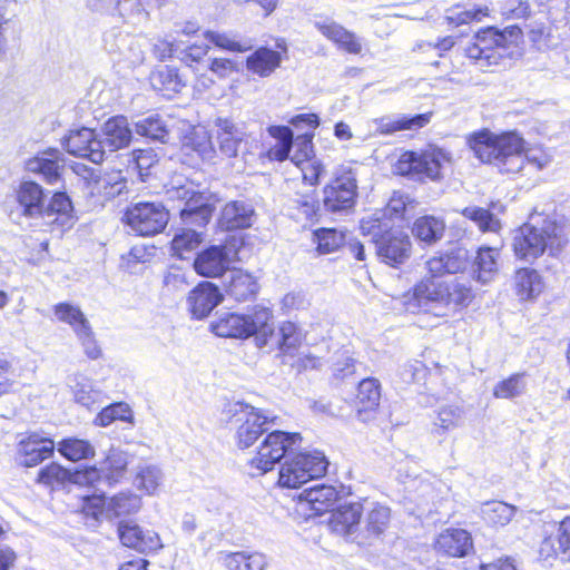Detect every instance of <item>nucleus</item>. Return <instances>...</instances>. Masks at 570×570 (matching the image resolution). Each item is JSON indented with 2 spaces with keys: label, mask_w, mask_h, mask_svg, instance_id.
I'll return each mask as SVG.
<instances>
[{
  "label": "nucleus",
  "mask_w": 570,
  "mask_h": 570,
  "mask_svg": "<svg viewBox=\"0 0 570 570\" xmlns=\"http://www.w3.org/2000/svg\"><path fill=\"white\" fill-rule=\"evenodd\" d=\"M468 144L482 163L492 164L503 173H519L525 161L535 169H542L551 161L540 147L525 149L523 138L514 131L495 135L481 130L471 135Z\"/></svg>",
  "instance_id": "nucleus-1"
},
{
  "label": "nucleus",
  "mask_w": 570,
  "mask_h": 570,
  "mask_svg": "<svg viewBox=\"0 0 570 570\" xmlns=\"http://www.w3.org/2000/svg\"><path fill=\"white\" fill-rule=\"evenodd\" d=\"M473 297L470 282L423 279L411 295L405 296L404 306L412 314L423 312L446 316L450 311L466 307Z\"/></svg>",
  "instance_id": "nucleus-2"
},
{
  "label": "nucleus",
  "mask_w": 570,
  "mask_h": 570,
  "mask_svg": "<svg viewBox=\"0 0 570 570\" xmlns=\"http://www.w3.org/2000/svg\"><path fill=\"white\" fill-rule=\"evenodd\" d=\"M563 228L541 215H531L530 222L514 232L513 250L519 259L533 262L547 249L556 254L566 244Z\"/></svg>",
  "instance_id": "nucleus-3"
},
{
  "label": "nucleus",
  "mask_w": 570,
  "mask_h": 570,
  "mask_svg": "<svg viewBox=\"0 0 570 570\" xmlns=\"http://www.w3.org/2000/svg\"><path fill=\"white\" fill-rule=\"evenodd\" d=\"M520 37L521 29L517 26H509L503 30L489 27L475 35L474 41L466 46L465 55L481 69L495 66L505 57L507 49L518 43Z\"/></svg>",
  "instance_id": "nucleus-4"
},
{
  "label": "nucleus",
  "mask_w": 570,
  "mask_h": 570,
  "mask_svg": "<svg viewBox=\"0 0 570 570\" xmlns=\"http://www.w3.org/2000/svg\"><path fill=\"white\" fill-rule=\"evenodd\" d=\"M272 313L268 308H259L253 315L224 313L212 322L213 333L220 337L247 338L255 336L259 347L268 343L272 333Z\"/></svg>",
  "instance_id": "nucleus-5"
},
{
  "label": "nucleus",
  "mask_w": 570,
  "mask_h": 570,
  "mask_svg": "<svg viewBox=\"0 0 570 570\" xmlns=\"http://www.w3.org/2000/svg\"><path fill=\"white\" fill-rule=\"evenodd\" d=\"M450 159L449 153L438 147H430L422 151L411 150L400 156L395 169L400 175L415 180L438 181L442 179V169Z\"/></svg>",
  "instance_id": "nucleus-6"
},
{
  "label": "nucleus",
  "mask_w": 570,
  "mask_h": 570,
  "mask_svg": "<svg viewBox=\"0 0 570 570\" xmlns=\"http://www.w3.org/2000/svg\"><path fill=\"white\" fill-rule=\"evenodd\" d=\"M214 127L215 141L219 153L225 157L242 156L247 160V155H252L253 147L257 146V140L247 131L244 122L228 117H218L214 121Z\"/></svg>",
  "instance_id": "nucleus-7"
},
{
  "label": "nucleus",
  "mask_w": 570,
  "mask_h": 570,
  "mask_svg": "<svg viewBox=\"0 0 570 570\" xmlns=\"http://www.w3.org/2000/svg\"><path fill=\"white\" fill-rule=\"evenodd\" d=\"M302 440L298 433L273 431L261 443L255 456L248 461V474L263 475L274 469L294 444Z\"/></svg>",
  "instance_id": "nucleus-8"
},
{
  "label": "nucleus",
  "mask_w": 570,
  "mask_h": 570,
  "mask_svg": "<svg viewBox=\"0 0 570 570\" xmlns=\"http://www.w3.org/2000/svg\"><path fill=\"white\" fill-rule=\"evenodd\" d=\"M122 220L137 235L148 237L164 230L169 213L160 203L139 202L127 207Z\"/></svg>",
  "instance_id": "nucleus-9"
},
{
  "label": "nucleus",
  "mask_w": 570,
  "mask_h": 570,
  "mask_svg": "<svg viewBox=\"0 0 570 570\" xmlns=\"http://www.w3.org/2000/svg\"><path fill=\"white\" fill-rule=\"evenodd\" d=\"M227 412L230 419L238 424L236 442L240 449L252 446L267 431L266 425L273 421L261 409L244 402L229 404Z\"/></svg>",
  "instance_id": "nucleus-10"
},
{
  "label": "nucleus",
  "mask_w": 570,
  "mask_h": 570,
  "mask_svg": "<svg viewBox=\"0 0 570 570\" xmlns=\"http://www.w3.org/2000/svg\"><path fill=\"white\" fill-rule=\"evenodd\" d=\"M141 507L139 495L131 492H120L109 499L105 495H92L87 498L83 504V512L96 521L101 517L108 519L117 518L137 512Z\"/></svg>",
  "instance_id": "nucleus-11"
},
{
  "label": "nucleus",
  "mask_w": 570,
  "mask_h": 570,
  "mask_svg": "<svg viewBox=\"0 0 570 570\" xmlns=\"http://www.w3.org/2000/svg\"><path fill=\"white\" fill-rule=\"evenodd\" d=\"M169 199L185 200V206L180 210L181 219L185 224H195L205 226L213 214V207L208 204L205 195L196 190L191 185L171 186L167 190Z\"/></svg>",
  "instance_id": "nucleus-12"
},
{
  "label": "nucleus",
  "mask_w": 570,
  "mask_h": 570,
  "mask_svg": "<svg viewBox=\"0 0 570 570\" xmlns=\"http://www.w3.org/2000/svg\"><path fill=\"white\" fill-rule=\"evenodd\" d=\"M356 176L352 169H344L335 180L324 188V208L333 214H347L355 204Z\"/></svg>",
  "instance_id": "nucleus-13"
},
{
  "label": "nucleus",
  "mask_w": 570,
  "mask_h": 570,
  "mask_svg": "<svg viewBox=\"0 0 570 570\" xmlns=\"http://www.w3.org/2000/svg\"><path fill=\"white\" fill-rule=\"evenodd\" d=\"M62 146L70 155L94 164H100L105 159V145L101 138L94 129L87 127L70 130L63 137Z\"/></svg>",
  "instance_id": "nucleus-14"
},
{
  "label": "nucleus",
  "mask_w": 570,
  "mask_h": 570,
  "mask_svg": "<svg viewBox=\"0 0 570 570\" xmlns=\"http://www.w3.org/2000/svg\"><path fill=\"white\" fill-rule=\"evenodd\" d=\"M24 168L28 173L38 175L45 183L57 185L61 181L65 158L59 149L48 148L29 158Z\"/></svg>",
  "instance_id": "nucleus-15"
},
{
  "label": "nucleus",
  "mask_w": 570,
  "mask_h": 570,
  "mask_svg": "<svg viewBox=\"0 0 570 570\" xmlns=\"http://www.w3.org/2000/svg\"><path fill=\"white\" fill-rule=\"evenodd\" d=\"M232 263V248L226 245H212L197 254L194 268L204 277H219L229 271Z\"/></svg>",
  "instance_id": "nucleus-16"
},
{
  "label": "nucleus",
  "mask_w": 570,
  "mask_h": 570,
  "mask_svg": "<svg viewBox=\"0 0 570 570\" xmlns=\"http://www.w3.org/2000/svg\"><path fill=\"white\" fill-rule=\"evenodd\" d=\"M375 245L377 256L391 266L401 265L410 257L411 242L402 232H387L375 240Z\"/></svg>",
  "instance_id": "nucleus-17"
},
{
  "label": "nucleus",
  "mask_w": 570,
  "mask_h": 570,
  "mask_svg": "<svg viewBox=\"0 0 570 570\" xmlns=\"http://www.w3.org/2000/svg\"><path fill=\"white\" fill-rule=\"evenodd\" d=\"M222 301L218 286L207 281L199 283L187 297L190 313L196 318L206 317Z\"/></svg>",
  "instance_id": "nucleus-18"
},
{
  "label": "nucleus",
  "mask_w": 570,
  "mask_h": 570,
  "mask_svg": "<svg viewBox=\"0 0 570 570\" xmlns=\"http://www.w3.org/2000/svg\"><path fill=\"white\" fill-rule=\"evenodd\" d=\"M119 539L126 547L140 552L157 550L161 547L159 535L153 530H144L131 522H120L118 525Z\"/></svg>",
  "instance_id": "nucleus-19"
},
{
  "label": "nucleus",
  "mask_w": 570,
  "mask_h": 570,
  "mask_svg": "<svg viewBox=\"0 0 570 570\" xmlns=\"http://www.w3.org/2000/svg\"><path fill=\"white\" fill-rule=\"evenodd\" d=\"M45 197L42 187L32 180L21 181L16 191L18 207L28 218H41Z\"/></svg>",
  "instance_id": "nucleus-20"
},
{
  "label": "nucleus",
  "mask_w": 570,
  "mask_h": 570,
  "mask_svg": "<svg viewBox=\"0 0 570 570\" xmlns=\"http://www.w3.org/2000/svg\"><path fill=\"white\" fill-rule=\"evenodd\" d=\"M434 547L440 553L462 558L473 549V541L464 529H446L438 535Z\"/></svg>",
  "instance_id": "nucleus-21"
},
{
  "label": "nucleus",
  "mask_w": 570,
  "mask_h": 570,
  "mask_svg": "<svg viewBox=\"0 0 570 570\" xmlns=\"http://www.w3.org/2000/svg\"><path fill=\"white\" fill-rule=\"evenodd\" d=\"M254 219L255 210L250 204L233 200L222 208L218 224L224 230H235L250 227Z\"/></svg>",
  "instance_id": "nucleus-22"
},
{
  "label": "nucleus",
  "mask_w": 570,
  "mask_h": 570,
  "mask_svg": "<svg viewBox=\"0 0 570 570\" xmlns=\"http://www.w3.org/2000/svg\"><path fill=\"white\" fill-rule=\"evenodd\" d=\"M468 265V250L464 248H454L445 253H440L426 262V268L431 276L430 279L441 277L444 274H455L465 269Z\"/></svg>",
  "instance_id": "nucleus-23"
},
{
  "label": "nucleus",
  "mask_w": 570,
  "mask_h": 570,
  "mask_svg": "<svg viewBox=\"0 0 570 570\" xmlns=\"http://www.w3.org/2000/svg\"><path fill=\"white\" fill-rule=\"evenodd\" d=\"M105 145V154L114 153L118 149L127 147L132 138L131 129L126 117L116 116L108 119L101 127L99 135Z\"/></svg>",
  "instance_id": "nucleus-24"
},
{
  "label": "nucleus",
  "mask_w": 570,
  "mask_h": 570,
  "mask_svg": "<svg viewBox=\"0 0 570 570\" xmlns=\"http://www.w3.org/2000/svg\"><path fill=\"white\" fill-rule=\"evenodd\" d=\"M315 28L328 40L336 43L348 53L358 55L362 51V43L355 33L348 31L332 19L325 18L315 21Z\"/></svg>",
  "instance_id": "nucleus-25"
},
{
  "label": "nucleus",
  "mask_w": 570,
  "mask_h": 570,
  "mask_svg": "<svg viewBox=\"0 0 570 570\" xmlns=\"http://www.w3.org/2000/svg\"><path fill=\"white\" fill-rule=\"evenodd\" d=\"M55 442L50 439L30 435L19 444L18 460L23 466L31 468L50 458L55 451Z\"/></svg>",
  "instance_id": "nucleus-26"
},
{
  "label": "nucleus",
  "mask_w": 570,
  "mask_h": 570,
  "mask_svg": "<svg viewBox=\"0 0 570 570\" xmlns=\"http://www.w3.org/2000/svg\"><path fill=\"white\" fill-rule=\"evenodd\" d=\"M381 384L374 377H367L360 382L356 395V411L358 420L367 422L380 405Z\"/></svg>",
  "instance_id": "nucleus-27"
},
{
  "label": "nucleus",
  "mask_w": 570,
  "mask_h": 570,
  "mask_svg": "<svg viewBox=\"0 0 570 570\" xmlns=\"http://www.w3.org/2000/svg\"><path fill=\"white\" fill-rule=\"evenodd\" d=\"M71 200L65 193H55L50 203L43 206L41 218L47 225H57L61 229L70 228L73 224Z\"/></svg>",
  "instance_id": "nucleus-28"
},
{
  "label": "nucleus",
  "mask_w": 570,
  "mask_h": 570,
  "mask_svg": "<svg viewBox=\"0 0 570 570\" xmlns=\"http://www.w3.org/2000/svg\"><path fill=\"white\" fill-rule=\"evenodd\" d=\"M539 553L544 559L560 557L563 561H570V517L559 523L556 538L542 540Z\"/></svg>",
  "instance_id": "nucleus-29"
},
{
  "label": "nucleus",
  "mask_w": 570,
  "mask_h": 570,
  "mask_svg": "<svg viewBox=\"0 0 570 570\" xmlns=\"http://www.w3.org/2000/svg\"><path fill=\"white\" fill-rule=\"evenodd\" d=\"M338 492L332 485L317 484L309 489H305L299 494L302 504L314 511L315 514H322L328 511L336 502Z\"/></svg>",
  "instance_id": "nucleus-30"
},
{
  "label": "nucleus",
  "mask_w": 570,
  "mask_h": 570,
  "mask_svg": "<svg viewBox=\"0 0 570 570\" xmlns=\"http://www.w3.org/2000/svg\"><path fill=\"white\" fill-rule=\"evenodd\" d=\"M363 507L358 502L343 504L333 511L330 524L334 532L341 535H350L356 531L360 524Z\"/></svg>",
  "instance_id": "nucleus-31"
},
{
  "label": "nucleus",
  "mask_w": 570,
  "mask_h": 570,
  "mask_svg": "<svg viewBox=\"0 0 570 570\" xmlns=\"http://www.w3.org/2000/svg\"><path fill=\"white\" fill-rule=\"evenodd\" d=\"M225 291L238 302L247 301L255 296L257 283L255 278L243 269L229 271L225 282Z\"/></svg>",
  "instance_id": "nucleus-32"
},
{
  "label": "nucleus",
  "mask_w": 570,
  "mask_h": 570,
  "mask_svg": "<svg viewBox=\"0 0 570 570\" xmlns=\"http://www.w3.org/2000/svg\"><path fill=\"white\" fill-rule=\"evenodd\" d=\"M106 48L110 53H118L119 60L126 62L129 67H136L145 60V51L140 40L129 35H119L116 43L110 46L106 40Z\"/></svg>",
  "instance_id": "nucleus-33"
},
{
  "label": "nucleus",
  "mask_w": 570,
  "mask_h": 570,
  "mask_svg": "<svg viewBox=\"0 0 570 570\" xmlns=\"http://www.w3.org/2000/svg\"><path fill=\"white\" fill-rule=\"evenodd\" d=\"M430 121L429 114H420L414 116L399 115L395 117H384L375 120V131L381 135H390L401 130L419 129L428 125Z\"/></svg>",
  "instance_id": "nucleus-34"
},
{
  "label": "nucleus",
  "mask_w": 570,
  "mask_h": 570,
  "mask_svg": "<svg viewBox=\"0 0 570 570\" xmlns=\"http://www.w3.org/2000/svg\"><path fill=\"white\" fill-rule=\"evenodd\" d=\"M543 288V279L535 269L520 268L515 272L514 289L521 301L537 298L542 293Z\"/></svg>",
  "instance_id": "nucleus-35"
},
{
  "label": "nucleus",
  "mask_w": 570,
  "mask_h": 570,
  "mask_svg": "<svg viewBox=\"0 0 570 570\" xmlns=\"http://www.w3.org/2000/svg\"><path fill=\"white\" fill-rule=\"evenodd\" d=\"M281 61L282 57L278 51L261 47L247 57L246 68L259 77H268L279 67Z\"/></svg>",
  "instance_id": "nucleus-36"
},
{
  "label": "nucleus",
  "mask_w": 570,
  "mask_h": 570,
  "mask_svg": "<svg viewBox=\"0 0 570 570\" xmlns=\"http://www.w3.org/2000/svg\"><path fill=\"white\" fill-rule=\"evenodd\" d=\"M71 390L75 401L87 409H91L94 405L99 406L104 403V392L96 387L91 379L82 374L75 375Z\"/></svg>",
  "instance_id": "nucleus-37"
},
{
  "label": "nucleus",
  "mask_w": 570,
  "mask_h": 570,
  "mask_svg": "<svg viewBox=\"0 0 570 570\" xmlns=\"http://www.w3.org/2000/svg\"><path fill=\"white\" fill-rule=\"evenodd\" d=\"M53 314L58 321L68 324L76 337L91 327L89 320L77 305L59 303L53 306Z\"/></svg>",
  "instance_id": "nucleus-38"
},
{
  "label": "nucleus",
  "mask_w": 570,
  "mask_h": 570,
  "mask_svg": "<svg viewBox=\"0 0 570 570\" xmlns=\"http://www.w3.org/2000/svg\"><path fill=\"white\" fill-rule=\"evenodd\" d=\"M272 333L268 334L267 345H276L285 354L294 352L301 344V333L292 322H284L277 332L272 327Z\"/></svg>",
  "instance_id": "nucleus-39"
},
{
  "label": "nucleus",
  "mask_w": 570,
  "mask_h": 570,
  "mask_svg": "<svg viewBox=\"0 0 570 570\" xmlns=\"http://www.w3.org/2000/svg\"><path fill=\"white\" fill-rule=\"evenodd\" d=\"M499 252L492 247L480 248L474 259V273L478 282L487 284L498 273Z\"/></svg>",
  "instance_id": "nucleus-40"
},
{
  "label": "nucleus",
  "mask_w": 570,
  "mask_h": 570,
  "mask_svg": "<svg viewBox=\"0 0 570 570\" xmlns=\"http://www.w3.org/2000/svg\"><path fill=\"white\" fill-rule=\"evenodd\" d=\"M445 224L434 216H423L414 222L413 235L425 244H433L440 240L444 234Z\"/></svg>",
  "instance_id": "nucleus-41"
},
{
  "label": "nucleus",
  "mask_w": 570,
  "mask_h": 570,
  "mask_svg": "<svg viewBox=\"0 0 570 570\" xmlns=\"http://www.w3.org/2000/svg\"><path fill=\"white\" fill-rule=\"evenodd\" d=\"M228 570H265L267 562L263 553L237 551L224 556Z\"/></svg>",
  "instance_id": "nucleus-42"
},
{
  "label": "nucleus",
  "mask_w": 570,
  "mask_h": 570,
  "mask_svg": "<svg viewBox=\"0 0 570 570\" xmlns=\"http://www.w3.org/2000/svg\"><path fill=\"white\" fill-rule=\"evenodd\" d=\"M164 481L161 469L155 464H142L137 469L135 485L148 495L157 493Z\"/></svg>",
  "instance_id": "nucleus-43"
},
{
  "label": "nucleus",
  "mask_w": 570,
  "mask_h": 570,
  "mask_svg": "<svg viewBox=\"0 0 570 570\" xmlns=\"http://www.w3.org/2000/svg\"><path fill=\"white\" fill-rule=\"evenodd\" d=\"M267 131L273 138L277 139L275 146L268 150L269 158L277 161L291 159L289 154L293 148L292 129L286 126H269Z\"/></svg>",
  "instance_id": "nucleus-44"
},
{
  "label": "nucleus",
  "mask_w": 570,
  "mask_h": 570,
  "mask_svg": "<svg viewBox=\"0 0 570 570\" xmlns=\"http://www.w3.org/2000/svg\"><path fill=\"white\" fill-rule=\"evenodd\" d=\"M58 452L69 461L77 462L95 455V448L87 440L68 438L57 445Z\"/></svg>",
  "instance_id": "nucleus-45"
},
{
  "label": "nucleus",
  "mask_w": 570,
  "mask_h": 570,
  "mask_svg": "<svg viewBox=\"0 0 570 570\" xmlns=\"http://www.w3.org/2000/svg\"><path fill=\"white\" fill-rule=\"evenodd\" d=\"M297 458L289 455L279 470L278 483L284 488H299L311 480V474H306Z\"/></svg>",
  "instance_id": "nucleus-46"
},
{
  "label": "nucleus",
  "mask_w": 570,
  "mask_h": 570,
  "mask_svg": "<svg viewBox=\"0 0 570 570\" xmlns=\"http://www.w3.org/2000/svg\"><path fill=\"white\" fill-rule=\"evenodd\" d=\"M128 465L127 454L118 449H111L101 463L105 480L108 485L116 484L120 481Z\"/></svg>",
  "instance_id": "nucleus-47"
},
{
  "label": "nucleus",
  "mask_w": 570,
  "mask_h": 570,
  "mask_svg": "<svg viewBox=\"0 0 570 570\" xmlns=\"http://www.w3.org/2000/svg\"><path fill=\"white\" fill-rule=\"evenodd\" d=\"M515 507L502 501L487 502L481 508V514L485 522L494 527H504L513 518Z\"/></svg>",
  "instance_id": "nucleus-48"
},
{
  "label": "nucleus",
  "mask_w": 570,
  "mask_h": 570,
  "mask_svg": "<svg viewBox=\"0 0 570 570\" xmlns=\"http://www.w3.org/2000/svg\"><path fill=\"white\" fill-rule=\"evenodd\" d=\"M527 389V374L514 373L494 385L493 396L497 399H514L523 395Z\"/></svg>",
  "instance_id": "nucleus-49"
},
{
  "label": "nucleus",
  "mask_w": 570,
  "mask_h": 570,
  "mask_svg": "<svg viewBox=\"0 0 570 570\" xmlns=\"http://www.w3.org/2000/svg\"><path fill=\"white\" fill-rule=\"evenodd\" d=\"M320 255L334 253L345 243V234L336 228H320L313 234Z\"/></svg>",
  "instance_id": "nucleus-50"
},
{
  "label": "nucleus",
  "mask_w": 570,
  "mask_h": 570,
  "mask_svg": "<svg viewBox=\"0 0 570 570\" xmlns=\"http://www.w3.org/2000/svg\"><path fill=\"white\" fill-rule=\"evenodd\" d=\"M391 520V510L386 505L373 504L365 519V529L368 535L379 538L389 528Z\"/></svg>",
  "instance_id": "nucleus-51"
},
{
  "label": "nucleus",
  "mask_w": 570,
  "mask_h": 570,
  "mask_svg": "<svg viewBox=\"0 0 570 570\" xmlns=\"http://www.w3.org/2000/svg\"><path fill=\"white\" fill-rule=\"evenodd\" d=\"M136 132L140 136L167 142L169 130L158 115H150L136 122Z\"/></svg>",
  "instance_id": "nucleus-52"
},
{
  "label": "nucleus",
  "mask_w": 570,
  "mask_h": 570,
  "mask_svg": "<svg viewBox=\"0 0 570 570\" xmlns=\"http://www.w3.org/2000/svg\"><path fill=\"white\" fill-rule=\"evenodd\" d=\"M204 36L205 39H207L216 47L232 52H245L253 48V41L248 38L237 39L233 35L212 30L206 31Z\"/></svg>",
  "instance_id": "nucleus-53"
},
{
  "label": "nucleus",
  "mask_w": 570,
  "mask_h": 570,
  "mask_svg": "<svg viewBox=\"0 0 570 570\" xmlns=\"http://www.w3.org/2000/svg\"><path fill=\"white\" fill-rule=\"evenodd\" d=\"M202 234L190 229H181L171 240V250L174 255L184 259L186 255L193 252L202 243Z\"/></svg>",
  "instance_id": "nucleus-54"
},
{
  "label": "nucleus",
  "mask_w": 570,
  "mask_h": 570,
  "mask_svg": "<svg viewBox=\"0 0 570 570\" xmlns=\"http://www.w3.org/2000/svg\"><path fill=\"white\" fill-rule=\"evenodd\" d=\"M528 36L538 50H548L559 43V37L553 33L552 27L542 22L534 21L530 23Z\"/></svg>",
  "instance_id": "nucleus-55"
},
{
  "label": "nucleus",
  "mask_w": 570,
  "mask_h": 570,
  "mask_svg": "<svg viewBox=\"0 0 570 570\" xmlns=\"http://www.w3.org/2000/svg\"><path fill=\"white\" fill-rule=\"evenodd\" d=\"M295 456L297 464H302L305 473L311 474V480L323 476L327 471L328 462L323 452H299Z\"/></svg>",
  "instance_id": "nucleus-56"
},
{
  "label": "nucleus",
  "mask_w": 570,
  "mask_h": 570,
  "mask_svg": "<svg viewBox=\"0 0 570 570\" xmlns=\"http://www.w3.org/2000/svg\"><path fill=\"white\" fill-rule=\"evenodd\" d=\"M462 215L474 222L482 232H498L501 227L500 220L490 210L482 207H465Z\"/></svg>",
  "instance_id": "nucleus-57"
},
{
  "label": "nucleus",
  "mask_w": 570,
  "mask_h": 570,
  "mask_svg": "<svg viewBox=\"0 0 570 570\" xmlns=\"http://www.w3.org/2000/svg\"><path fill=\"white\" fill-rule=\"evenodd\" d=\"M131 419V410L128 404L118 402L105 406L95 417V424L98 426H108L114 421H129Z\"/></svg>",
  "instance_id": "nucleus-58"
},
{
  "label": "nucleus",
  "mask_w": 570,
  "mask_h": 570,
  "mask_svg": "<svg viewBox=\"0 0 570 570\" xmlns=\"http://www.w3.org/2000/svg\"><path fill=\"white\" fill-rule=\"evenodd\" d=\"M151 83L158 90L179 91L181 81L176 69L165 66L153 73Z\"/></svg>",
  "instance_id": "nucleus-59"
},
{
  "label": "nucleus",
  "mask_w": 570,
  "mask_h": 570,
  "mask_svg": "<svg viewBox=\"0 0 570 570\" xmlns=\"http://www.w3.org/2000/svg\"><path fill=\"white\" fill-rule=\"evenodd\" d=\"M208 49L209 47L206 45H193L186 49H179L178 59L183 61L187 67L191 68L194 72H199L204 70V65H206L208 61L204 60Z\"/></svg>",
  "instance_id": "nucleus-60"
},
{
  "label": "nucleus",
  "mask_w": 570,
  "mask_h": 570,
  "mask_svg": "<svg viewBox=\"0 0 570 570\" xmlns=\"http://www.w3.org/2000/svg\"><path fill=\"white\" fill-rule=\"evenodd\" d=\"M185 146H190L203 159H212L215 154L210 137L204 130L194 131L186 138Z\"/></svg>",
  "instance_id": "nucleus-61"
},
{
  "label": "nucleus",
  "mask_w": 570,
  "mask_h": 570,
  "mask_svg": "<svg viewBox=\"0 0 570 570\" xmlns=\"http://www.w3.org/2000/svg\"><path fill=\"white\" fill-rule=\"evenodd\" d=\"M313 135H299L293 140V148H295L291 156L292 163L301 167L304 163H307L313 155Z\"/></svg>",
  "instance_id": "nucleus-62"
},
{
  "label": "nucleus",
  "mask_w": 570,
  "mask_h": 570,
  "mask_svg": "<svg viewBox=\"0 0 570 570\" xmlns=\"http://www.w3.org/2000/svg\"><path fill=\"white\" fill-rule=\"evenodd\" d=\"M463 411L459 406H445L442 407L435 421V426L441 429L442 432H446L451 429L460 426L462 422Z\"/></svg>",
  "instance_id": "nucleus-63"
},
{
  "label": "nucleus",
  "mask_w": 570,
  "mask_h": 570,
  "mask_svg": "<svg viewBox=\"0 0 570 570\" xmlns=\"http://www.w3.org/2000/svg\"><path fill=\"white\" fill-rule=\"evenodd\" d=\"M68 471L57 463H51L41 469L38 474V482L45 485L53 487L62 484L68 479Z\"/></svg>",
  "instance_id": "nucleus-64"
}]
</instances>
